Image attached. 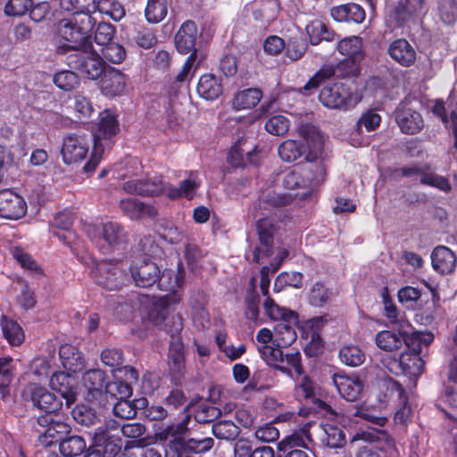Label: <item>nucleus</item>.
<instances>
[{"label":"nucleus","mask_w":457,"mask_h":457,"mask_svg":"<svg viewBox=\"0 0 457 457\" xmlns=\"http://www.w3.org/2000/svg\"><path fill=\"white\" fill-rule=\"evenodd\" d=\"M295 322L296 320L280 321L275 326L273 332L262 328L256 334V346L261 358L267 365L291 378V369L298 376L302 375L301 354L298 352L284 353L282 348L289 346L296 339L293 327Z\"/></svg>","instance_id":"1"},{"label":"nucleus","mask_w":457,"mask_h":457,"mask_svg":"<svg viewBox=\"0 0 457 457\" xmlns=\"http://www.w3.org/2000/svg\"><path fill=\"white\" fill-rule=\"evenodd\" d=\"M407 395L406 391L399 382L392 378H384L378 384L374 410L370 411L368 405H362L356 410L355 415L382 427L386 424V418L378 415L377 412L391 408L394 405H399V403L406 401Z\"/></svg>","instance_id":"2"},{"label":"nucleus","mask_w":457,"mask_h":457,"mask_svg":"<svg viewBox=\"0 0 457 457\" xmlns=\"http://www.w3.org/2000/svg\"><path fill=\"white\" fill-rule=\"evenodd\" d=\"M299 134L306 145L296 140H287L278 146V155L283 161L292 162L306 154V160L313 163L323 153L324 137L316 127L310 124L302 125Z\"/></svg>","instance_id":"3"},{"label":"nucleus","mask_w":457,"mask_h":457,"mask_svg":"<svg viewBox=\"0 0 457 457\" xmlns=\"http://www.w3.org/2000/svg\"><path fill=\"white\" fill-rule=\"evenodd\" d=\"M119 130L116 116L105 110L99 114L97 129L94 134V145L89 161L85 164L84 170L92 172L99 164L105 146H109L110 141Z\"/></svg>","instance_id":"4"},{"label":"nucleus","mask_w":457,"mask_h":457,"mask_svg":"<svg viewBox=\"0 0 457 457\" xmlns=\"http://www.w3.org/2000/svg\"><path fill=\"white\" fill-rule=\"evenodd\" d=\"M84 231L92 243L103 253L125 241L126 234L123 228L115 221L88 222Z\"/></svg>","instance_id":"5"},{"label":"nucleus","mask_w":457,"mask_h":457,"mask_svg":"<svg viewBox=\"0 0 457 457\" xmlns=\"http://www.w3.org/2000/svg\"><path fill=\"white\" fill-rule=\"evenodd\" d=\"M179 301L180 297L177 294L160 297H150L148 295L138 297V302L143 305L141 312L143 319L148 320L152 325L160 329L166 328L168 326L166 321L170 320V306L178 303Z\"/></svg>","instance_id":"6"},{"label":"nucleus","mask_w":457,"mask_h":457,"mask_svg":"<svg viewBox=\"0 0 457 457\" xmlns=\"http://www.w3.org/2000/svg\"><path fill=\"white\" fill-rule=\"evenodd\" d=\"M185 429L184 424L170 425L164 429L162 432L163 437L165 439L170 437V441L168 445L169 450H167L166 455L169 454L170 451L172 452L171 457H180L179 451L181 449L187 450L194 453H204L213 446V439L211 437H193L187 440L181 438V435L184 433Z\"/></svg>","instance_id":"7"},{"label":"nucleus","mask_w":457,"mask_h":457,"mask_svg":"<svg viewBox=\"0 0 457 457\" xmlns=\"http://www.w3.org/2000/svg\"><path fill=\"white\" fill-rule=\"evenodd\" d=\"M381 363L390 373L405 376L414 383L424 370V361L417 350L404 351L398 358L386 355L382 358Z\"/></svg>","instance_id":"8"},{"label":"nucleus","mask_w":457,"mask_h":457,"mask_svg":"<svg viewBox=\"0 0 457 457\" xmlns=\"http://www.w3.org/2000/svg\"><path fill=\"white\" fill-rule=\"evenodd\" d=\"M320 103L329 109H349L361 99V95L345 83L325 86L320 92Z\"/></svg>","instance_id":"9"},{"label":"nucleus","mask_w":457,"mask_h":457,"mask_svg":"<svg viewBox=\"0 0 457 457\" xmlns=\"http://www.w3.org/2000/svg\"><path fill=\"white\" fill-rule=\"evenodd\" d=\"M67 64L80 71L90 79L99 78L105 68V62L102 56L92 49L89 44L80 51L70 53L66 58Z\"/></svg>","instance_id":"10"},{"label":"nucleus","mask_w":457,"mask_h":457,"mask_svg":"<svg viewBox=\"0 0 457 457\" xmlns=\"http://www.w3.org/2000/svg\"><path fill=\"white\" fill-rule=\"evenodd\" d=\"M325 168L321 163H309L297 170L288 171L283 178V186L286 189L312 188L324 179Z\"/></svg>","instance_id":"11"},{"label":"nucleus","mask_w":457,"mask_h":457,"mask_svg":"<svg viewBox=\"0 0 457 457\" xmlns=\"http://www.w3.org/2000/svg\"><path fill=\"white\" fill-rule=\"evenodd\" d=\"M125 268L126 264L121 262L104 260L92 269V278L104 288L116 290L127 278Z\"/></svg>","instance_id":"12"},{"label":"nucleus","mask_w":457,"mask_h":457,"mask_svg":"<svg viewBox=\"0 0 457 457\" xmlns=\"http://www.w3.org/2000/svg\"><path fill=\"white\" fill-rule=\"evenodd\" d=\"M37 423L41 428L38 429V438L45 446H49L60 441L71 430V426L58 413L40 415L37 418Z\"/></svg>","instance_id":"13"},{"label":"nucleus","mask_w":457,"mask_h":457,"mask_svg":"<svg viewBox=\"0 0 457 457\" xmlns=\"http://www.w3.org/2000/svg\"><path fill=\"white\" fill-rule=\"evenodd\" d=\"M91 137L84 133H71L62 139L61 154L66 164L82 162L87 156Z\"/></svg>","instance_id":"14"},{"label":"nucleus","mask_w":457,"mask_h":457,"mask_svg":"<svg viewBox=\"0 0 457 457\" xmlns=\"http://www.w3.org/2000/svg\"><path fill=\"white\" fill-rule=\"evenodd\" d=\"M57 37L64 41L63 43L58 42L57 51L60 54L80 51L88 45L85 40V36L81 35L71 20L63 19L60 21Z\"/></svg>","instance_id":"15"},{"label":"nucleus","mask_w":457,"mask_h":457,"mask_svg":"<svg viewBox=\"0 0 457 457\" xmlns=\"http://www.w3.org/2000/svg\"><path fill=\"white\" fill-rule=\"evenodd\" d=\"M171 319L175 328L170 336L169 365L173 373L174 379L177 380L180 378L185 369V352L181 337L179 334L182 328L180 318L172 317Z\"/></svg>","instance_id":"16"},{"label":"nucleus","mask_w":457,"mask_h":457,"mask_svg":"<svg viewBox=\"0 0 457 457\" xmlns=\"http://www.w3.org/2000/svg\"><path fill=\"white\" fill-rule=\"evenodd\" d=\"M256 230L260 239V245L253 253V262H260L263 256L273 254V233L275 225L270 217L261 218L257 220Z\"/></svg>","instance_id":"17"},{"label":"nucleus","mask_w":457,"mask_h":457,"mask_svg":"<svg viewBox=\"0 0 457 457\" xmlns=\"http://www.w3.org/2000/svg\"><path fill=\"white\" fill-rule=\"evenodd\" d=\"M130 273L136 286L140 287H150L160 278L157 264L145 259L135 261L130 267Z\"/></svg>","instance_id":"18"},{"label":"nucleus","mask_w":457,"mask_h":457,"mask_svg":"<svg viewBox=\"0 0 457 457\" xmlns=\"http://www.w3.org/2000/svg\"><path fill=\"white\" fill-rule=\"evenodd\" d=\"M123 189L129 194L155 195L168 190V184L157 174L150 175L146 179H131L124 183Z\"/></svg>","instance_id":"19"},{"label":"nucleus","mask_w":457,"mask_h":457,"mask_svg":"<svg viewBox=\"0 0 457 457\" xmlns=\"http://www.w3.org/2000/svg\"><path fill=\"white\" fill-rule=\"evenodd\" d=\"M395 120L401 131L408 135L420 132L424 126L421 115L407 103H402L397 107Z\"/></svg>","instance_id":"20"},{"label":"nucleus","mask_w":457,"mask_h":457,"mask_svg":"<svg viewBox=\"0 0 457 457\" xmlns=\"http://www.w3.org/2000/svg\"><path fill=\"white\" fill-rule=\"evenodd\" d=\"M27 210L23 198L10 189L0 191V217L9 220L21 218Z\"/></svg>","instance_id":"21"},{"label":"nucleus","mask_w":457,"mask_h":457,"mask_svg":"<svg viewBox=\"0 0 457 457\" xmlns=\"http://www.w3.org/2000/svg\"><path fill=\"white\" fill-rule=\"evenodd\" d=\"M311 441V435L303 429L301 433H294L278 444V450L281 453L280 457H309L308 453L300 449L307 447Z\"/></svg>","instance_id":"22"},{"label":"nucleus","mask_w":457,"mask_h":457,"mask_svg":"<svg viewBox=\"0 0 457 457\" xmlns=\"http://www.w3.org/2000/svg\"><path fill=\"white\" fill-rule=\"evenodd\" d=\"M28 391L34 404L39 410L46 411L45 414H55L62 405V400L59 397L37 384L29 385Z\"/></svg>","instance_id":"23"},{"label":"nucleus","mask_w":457,"mask_h":457,"mask_svg":"<svg viewBox=\"0 0 457 457\" xmlns=\"http://www.w3.org/2000/svg\"><path fill=\"white\" fill-rule=\"evenodd\" d=\"M332 381L339 395L347 401H354L363 389V383L357 375H346L337 373L332 377Z\"/></svg>","instance_id":"24"},{"label":"nucleus","mask_w":457,"mask_h":457,"mask_svg":"<svg viewBox=\"0 0 457 457\" xmlns=\"http://www.w3.org/2000/svg\"><path fill=\"white\" fill-rule=\"evenodd\" d=\"M49 383L51 388L66 400L68 406L75 402L78 392L77 379L73 376L63 371L55 372L51 376Z\"/></svg>","instance_id":"25"},{"label":"nucleus","mask_w":457,"mask_h":457,"mask_svg":"<svg viewBox=\"0 0 457 457\" xmlns=\"http://www.w3.org/2000/svg\"><path fill=\"white\" fill-rule=\"evenodd\" d=\"M227 160L228 162L235 168L245 166L247 163H258L257 152L255 148L252 149L247 145V143L245 140H239L230 148Z\"/></svg>","instance_id":"26"},{"label":"nucleus","mask_w":457,"mask_h":457,"mask_svg":"<svg viewBox=\"0 0 457 457\" xmlns=\"http://www.w3.org/2000/svg\"><path fill=\"white\" fill-rule=\"evenodd\" d=\"M197 37L196 24L192 21L182 23L175 36V46L177 50L183 54L195 53V45Z\"/></svg>","instance_id":"27"},{"label":"nucleus","mask_w":457,"mask_h":457,"mask_svg":"<svg viewBox=\"0 0 457 457\" xmlns=\"http://www.w3.org/2000/svg\"><path fill=\"white\" fill-rule=\"evenodd\" d=\"M388 54L403 67L411 66L417 58L415 48L403 38L396 39L389 45Z\"/></svg>","instance_id":"28"},{"label":"nucleus","mask_w":457,"mask_h":457,"mask_svg":"<svg viewBox=\"0 0 457 457\" xmlns=\"http://www.w3.org/2000/svg\"><path fill=\"white\" fill-rule=\"evenodd\" d=\"M455 253L447 246L438 245L431 253L433 269L440 274L452 273L456 267Z\"/></svg>","instance_id":"29"},{"label":"nucleus","mask_w":457,"mask_h":457,"mask_svg":"<svg viewBox=\"0 0 457 457\" xmlns=\"http://www.w3.org/2000/svg\"><path fill=\"white\" fill-rule=\"evenodd\" d=\"M124 371L126 379L128 380L127 382L114 381L107 383L104 386L105 394L110 395L112 398L118 401L126 399L131 395L132 389L129 383L137 382L138 379V373L135 369L125 366Z\"/></svg>","instance_id":"30"},{"label":"nucleus","mask_w":457,"mask_h":457,"mask_svg":"<svg viewBox=\"0 0 457 457\" xmlns=\"http://www.w3.org/2000/svg\"><path fill=\"white\" fill-rule=\"evenodd\" d=\"M126 87L125 75L119 70L111 69L104 74L101 79L100 89L107 97H115L123 93Z\"/></svg>","instance_id":"31"},{"label":"nucleus","mask_w":457,"mask_h":457,"mask_svg":"<svg viewBox=\"0 0 457 457\" xmlns=\"http://www.w3.org/2000/svg\"><path fill=\"white\" fill-rule=\"evenodd\" d=\"M122 212L131 220H138L144 217L154 218L157 210L149 204H145L135 198L122 199L120 203Z\"/></svg>","instance_id":"32"},{"label":"nucleus","mask_w":457,"mask_h":457,"mask_svg":"<svg viewBox=\"0 0 457 457\" xmlns=\"http://www.w3.org/2000/svg\"><path fill=\"white\" fill-rule=\"evenodd\" d=\"M320 444L328 448H342L345 445V435L337 426L330 423L321 424L318 430Z\"/></svg>","instance_id":"33"},{"label":"nucleus","mask_w":457,"mask_h":457,"mask_svg":"<svg viewBox=\"0 0 457 457\" xmlns=\"http://www.w3.org/2000/svg\"><path fill=\"white\" fill-rule=\"evenodd\" d=\"M59 356L63 368L71 372H80L85 368V361L81 353L72 345H62L59 349Z\"/></svg>","instance_id":"34"},{"label":"nucleus","mask_w":457,"mask_h":457,"mask_svg":"<svg viewBox=\"0 0 457 457\" xmlns=\"http://www.w3.org/2000/svg\"><path fill=\"white\" fill-rule=\"evenodd\" d=\"M206 302V295L202 292L194 294L190 297L194 324L202 329L207 328L210 325L209 312L205 308Z\"/></svg>","instance_id":"35"},{"label":"nucleus","mask_w":457,"mask_h":457,"mask_svg":"<svg viewBox=\"0 0 457 457\" xmlns=\"http://www.w3.org/2000/svg\"><path fill=\"white\" fill-rule=\"evenodd\" d=\"M196 91L198 95L206 100H214L222 93V85L213 74H204L199 79Z\"/></svg>","instance_id":"36"},{"label":"nucleus","mask_w":457,"mask_h":457,"mask_svg":"<svg viewBox=\"0 0 457 457\" xmlns=\"http://www.w3.org/2000/svg\"><path fill=\"white\" fill-rule=\"evenodd\" d=\"M93 441L95 446L102 447V451L110 455L116 454L120 449L119 440L107 428H97L94 433Z\"/></svg>","instance_id":"37"},{"label":"nucleus","mask_w":457,"mask_h":457,"mask_svg":"<svg viewBox=\"0 0 457 457\" xmlns=\"http://www.w3.org/2000/svg\"><path fill=\"white\" fill-rule=\"evenodd\" d=\"M403 174L405 176H411L413 174H419L420 179L422 184L428 185L442 190L443 192H449L451 186L446 178L430 172H420L419 169L415 166L403 168Z\"/></svg>","instance_id":"38"},{"label":"nucleus","mask_w":457,"mask_h":457,"mask_svg":"<svg viewBox=\"0 0 457 457\" xmlns=\"http://www.w3.org/2000/svg\"><path fill=\"white\" fill-rule=\"evenodd\" d=\"M262 97V92L259 88L240 90L235 94L231 105L237 111L251 109L261 101Z\"/></svg>","instance_id":"39"},{"label":"nucleus","mask_w":457,"mask_h":457,"mask_svg":"<svg viewBox=\"0 0 457 457\" xmlns=\"http://www.w3.org/2000/svg\"><path fill=\"white\" fill-rule=\"evenodd\" d=\"M375 342L378 348L386 352H393L400 349L404 343L406 344V339L402 332L383 330L376 335Z\"/></svg>","instance_id":"40"},{"label":"nucleus","mask_w":457,"mask_h":457,"mask_svg":"<svg viewBox=\"0 0 457 457\" xmlns=\"http://www.w3.org/2000/svg\"><path fill=\"white\" fill-rule=\"evenodd\" d=\"M337 49L342 55L349 57L353 62H359L363 57L362 41L359 37H350L342 39L337 44Z\"/></svg>","instance_id":"41"},{"label":"nucleus","mask_w":457,"mask_h":457,"mask_svg":"<svg viewBox=\"0 0 457 457\" xmlns=\"http://www.w3.org/2000/svg\"><path fill=\"white\" fill-rule=\"evenodd\" d=\"M105 382V374L99 369H93L83 375V385L88 391V397L96 398L102 394Z\"/></svg>","instance_id":"42"},{"label":"nucleus","mask_w":457,"mask_h":457,"mask_svg":"<svg viewBox=\"0 0 457 457\" xmlns=\"http://www.w3.org/2000/svg\"><path fill=\"white\" fill-rule=\"evenodd\" d=\"M92 12L107 15L115 21H120L125 15L123 7L115 0H93Z\"/></svg>","instance_id":"43"},{"label":"nucleus","mask_w":457,"mask_h":457,"mask_svg":"<svg viewBox=\"0 0 457 457\" xmlns=\"http://www.w3.org/2000/svg\"><path fill=\"white\" fill-rule=\"evenodd\" d=\"M339 359L346 366L358 367L365 361V353L360 346L353 344H347L339 350Z\"/></svg>","instance_id":"44"},{"label":"nucleus","mask_w":457,"mask_h":457,"mask_svg":"<svg viewBox=\"0 0 457 457\" xmlns=\"http://www.w3.org/2000/svg\"><path fill=\"white\" fill-rule=\"evenodd\" d=\"M1 327L4 336L10 345L16 346L24 341V332L21 326L13 320L3 316Z\"/></svg>","instance_id":"45"},{"label":"nucleus","mask_w":457,"mask_h":457,"mask_svg":"<svg viewBox=\"0 0 457 457\" xmlns=\"http://www.w3.org/2000/svg\"><path fill=\"white\" fill-rule=\"evenodd\" d=\"M333 291L323 282L317 281L310 288L308 300L313 306H322L331 301Z\"/></svg>","instance_id":"46"},{"label":"nucleus","mask_w":457,"mask_h":457,"mask_svg":"<svg viewBox=\"0 0 457 457\" xmlns=\"http://www.w3.org/2000/svg\"><path fill=\"white\" fill-rule=\"evenodd\" d=\"M306 32L310 42L312 45H318L320 41H331L334 39V32L320 21H313L306 26Z\"/></svg>","instance_id":"47"},{"label":"nucleus","mask_w":457,"mask_h":457,"mask_svg":"<svg viewBox=\"0 0 457 457\" xmlns=\"http://www.w3.org/2000/svg\"><path fill=\"white\" fill-rule=\"evenodd\" d=\"M183 284V274L178 270L173 271L165 270L162 274H160V278L157 281V287L163 291H168L176 294V290Z\"/></svg>","instance_id":"48"},{"label":"nucleus","mask_w":457,"mask_h":457,"mask_svg":"<svg viewBox=\"0 0 457 457\" xmlns=\"http://www.w3.org/2000/svg\"><path fill=\"white\" fill-rule=\"evenodd\" d=\"M167 0H147L145 16L149 23H159L167 15Z\"/></svg>","instance_id":"49"},{"label":"nucleus","mask_w":457,"mask_h":457,"mask_svg":"<svg viewBox=\"0 0 457 457\" xmlns=\"http://www.w3.org/2000/svg\"><path fill=\"white\" fill-rule=\"evenodd\" d=\"M87 447L86 441L79 436H72L60 443V452L64 456L75 457L81 454Z\"/></svg>","instance_id":"50"},{"label":"nucleus","mask_w":457,"mask_h":457,"mask_svg":"<svg viewBox=\"0 0 457 457\" xmlns=\"http://www.w3.org/2000/svg\"><path fill=\"white\" fill-rule=\"evenodd\" d=\"M263 307L265 310V313L272 320H278L280 321H284L287 320L294 321L295 320H297V315L295 314V312L288 309L280 307L279 305L275 303L274 301L270 297H268L265 300Z\"/></svg>","instance_id":"51"},{"label":"nucleus","mask_w":457,"mask_h":457,"mask_svg":"<svg viewBox=\"0 0 457 457\" xmlns=\"http://www.w3.org/2000/svg\"><path fill=\"white\" fill-rule=\"evenodd\" d=\"M94 12H84L74 14L72 22L75 24L77 29L82 36H85V40L87 44H91L89 41L90 33L96 25V19L93 17Z\"/></svg>","instance_id":"52"},{"label":"nucleus","mask_w":457,"mask_h":457,"mask_svg":"<svg viewBox=\"0 0 457 457\" xmlns=\"http://www.w3.org/2000/svg\"><path fill=\"white\" fill-rule=\"evenodd\" d=\"M305 195V193H303L302 195H299L298 193L281 194L272 191L262 195L260 204L261 206H263L264 209H267L268 205L282 206L289 204L295 197Z\"/></svg>","instance_id":"53"},{"label":"nucleus","mask_w":457,"mask_h":457,"mask_svg":"<svg viewBox=\"0 0 457 457\" xmlns=\"http://www.w3.org/2000/svg\"><path fill=\"white\" fill-rule=\"evenodd\" d=\"M213 435L223 440H234L240 433L239 428L231 420H219L212 426Z\"/></svg>","instance_id":"54"},{"label":"nucleus","mask_w":457,"mask_h":457,"mask_svg":"<svg viewBox=\"0 0 457 457\" xmlns=\"http://www.w3.org/2000/svg\"><path fill=\"white\" fill-rule=\"evenodd\" d=\"M12 253L13 258L23 269L30 271V273L36 278L43 276L42 269L28 253L18 247L13 248Z\"/></svg>","instance_id":"55"},{"label":"nucleus","mask_w":457,"mask_h":457,"mask_svg":"<svg viewBox=\"0 0 457 457\" xmlns=\"http://www.w3.org/2000/svg\"><path fill=\"white\" fill-rule=\"evenodd\" d=\"M53 81L54 85L62 90L71 91L79 84L78 75L71 71H61L54 75Z\"/></svg>","instance_id":"56"},{"label":"nucleus","mask_w":457,"mask_h":457,"mask_svg":"<svg viewBox=\"0 0 457 457\" xmlns=\"http://www.w3.org/2000/svg\"><path fill=\"white\" fill-rule=\"evenodd\" d=\"M199 183L195 179H187L181 181L179 188L168 187V196L170 199H176L184 196L187 199H192Z\"/></svg>","instance_id":"57"},{"label":"nucleus","mask_w":457,"mask_h":457,"mask_svg":"<svg viewBox=\"0 0 457 457\" xmlns=\"http://www.w3.org/2000/svg\"><path fill=\"white\" fill-rule=\"evenodd\" d=\"M290 127L288 119L281 114L273 115L265 122V129L274 136H282L287 132Z\"/></svg>","instance_id":"58"},{"label":"nucleus","mask_w":457,"mask_h":457,"mask_svg":"<svg viewBox=\"0 0 457 457\" xmlns=\"http://www.w3.org/2000/svg\"><path fill=\"white\" fill-rule=\"evenodd\" d=\"M438 16L447 25L457 21V2L456 0H439Z\"/></svg>","instance_id":"59"},{"label":"nucleus","mask_w":457,"mask_h":457,"mask_svg":"<svg viewBox=\"0 0 457 457\" xmlns=\"http://www.w3.org/2000/svg\"><path fill=\"white\" fill-rule=\"evenodd\" d=\"M131 40L134 41L139 47L144 49H150L154 47L157 43V39L154 31L151 29L143 27L135 30Z\"/></svg>","instance_id":"60"},{"label":"nucleus","mask_w":457,"mask_h":457,"mask_svg":"<svg viewBox=\"0 0 457 457\" xmlns=\"http://www.w3.org/2000/svg\"><path fill=\"white\" fill-rule=\"evenodd\" d=\"M72 415L78 423L86 427L94 425L98 420L96 411L87 405H80L74 408Z\"/></svg>","instance_id":"61"},{"label":"nucleus","mask_w":457,"mask_h":457,"mask_svg":"<svg viewBox=\"0 0 457 457\" xmlns=\"http://www.w3.org/2000/svg\"><path fill=\"white\" fill-rule=\"evenodd\" d=\"M102 55L107 61L112 63H120L126 56V51L124 47L119 44L109 43L104 46L102 50Z\"/></svg>","instance_id":"62"},{"label":"nucleus","mask_w":457,"mask_h":457,"mask_svg":"<svg viewBox=\"0 0 457 457\" xmlns=\"http://www.w3.org/2000/svg\"><path fill=\"white\" fill-rule=\"evenodd\" d=\"M93 0H59L60 7L74 14L84 12H92Z\"/></svg>","instance_id":"63"},{"label":"nucleus","mask_w":457,"mask_h":457,"mask_svg":"<svg viewBox=\"0 0 457 457\" xmlns=\"http://www.w3.org/2000/svg\"><path fill=\"white\" fill-rule=\"evenodd\" d=\"M114 33L115 29L112 24L100 22L95 32V41L97 45L104 46L111 43Z\"/></svg>","instance_id":"64"}]
</instances>
